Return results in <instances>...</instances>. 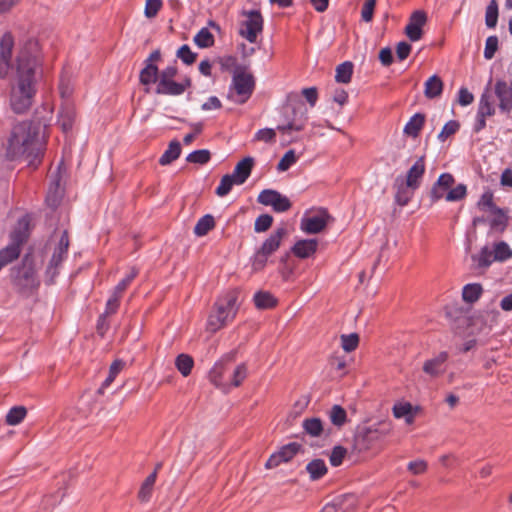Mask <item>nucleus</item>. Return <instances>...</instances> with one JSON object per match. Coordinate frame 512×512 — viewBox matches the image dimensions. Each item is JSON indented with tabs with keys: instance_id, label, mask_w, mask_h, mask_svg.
Wrapping results in <instances>:
<instances>
[{
	"instance_id": "obj_59",
	"label": "nucleus",
	"mask_w": 512,
	"mask_h": 512,
	"mask_svg": "<svg viewBox=\"0 0 512 512\" xmlns=\"http://www.w3.org/2000/svg\"><path fill=\"white\" fill-rule=\"evenodd\" d=\"M467 194V188L464 184H459L455 188H450L446 193L445 199L449 202L462 200Z\"/></svg>"
},
{
	"instance_id": "obj_31",
	"label": "nucleus",
	"mask_w": 512,
	"mask_h": 512,
	"mask_svg": "<svg viewBox=\"0 0 512 512\" xmlns=\"http://www.w3.org/2000/svg\"><path fill=\"white\" fill-rule=\"evenodd\" d=\"M181 154V144L177 140H173L169 143L167 150L163 153V155L159 159V163L162 166H166L176 159Z\"/></svg>"
},
{
	"instance_id": "obj_32",
	"label": "nucleus",
	"mask_w": 512,
	"mask_h": 512,
	"mask_svg": "<svg viewBox=\"0 0 512 512\" xmlns=\"http://www.w3.org/2000/svg\"><path fill=\"white\" fill-rule=\"evenodd\" d=\"M425 123V115L421 113H416L413 117L410 118L408 123L404 127V133L413 138L419 135L423 125Z\"/></svg>"
},
{
	"instance_id": "obj_2",
	"label": "nucleus",
	"mask_w": 512,
	"mask_h": 512,
	"mask_svg": "<svg viewBox=\"0 0 512 512\" xmlns=\"http://www.w3.org/2000/svg\"><path fill=\"white\" fill-rule=\"evenodd\" d=\"M37 131L31 122L23 121L13 126L4 144L6 159L13 161L21 157H38Z\"/></svg>"
},
{
	"instance_id": "obj_15",
	"label": "nucleus",
	"mask_w": 512,
	"mask_h": 512,
	"mask_svg": "<svg viewBox=\"0 0 512 512\" xmlns=\"http://www.w3.org/2000/svg\"><path fill=\"white\" fill-rule=\"evenodd\" d=\"M301 445L298 443H289L283 446L278 452L272 454L267 460L265 467L272 469L279 466L282 462H288L300 450Z\"/></svg>"
},
{
	"instance_id": "obj_30",
	"label": "nucleus",
	"mask_w": 512,
	"mask_h": 512,
	"mask_svg": "<svg viewBox=\"0 0 512 512\" xmlns=\"http://www.w3.org/2000/svg\"><path fill=\"white\" fill-rule=\"evenodd\" d=\"M155 482L156 472H152L150 475L146 477V479L140 486V489L137 494L138 500L140 502L147 503L151 499Z\"/></svg>"
},
{
	"instance_id": "obj_8",
	"label": "nucleus",
	"mask_w": 512,
	"mask_h": 512,
	"mask_svg": "<svg viewBox=\"0 0 512 512\" xmlns=\"http://www.w3.org/2000/svg\"><path fill=\"white\" fill-rule=\"evenodd\" d=\"M247 19L241 23L239 34L250 43H255L263 30V18L258 10L242 11Z\"/></svg>"
},
{
	"instance_id": "obj_47",
	"label": "nucleus",
	"mask_w": 512,
	"mask_h": 512,
	"mask_svg": "<svg viewBox=\"0 0 512 512\" xmlns=\"http://www.w3.org/2000/svg\"><path fill=\"white\" fill-rule=\"evenodd\" d=\"M27 414L24 406H15L9 410L6 415V423L11 426L18 425L23 421Z\"/></svg>"
},
{
	"instance_id": "obj_16",
	"label": "nucleus",
	"mask_w": 512,
	"mask_h": 512,
	"mask_svg": "<svg viewBox=\"0 0 512 512\" xmlns=\"http://www.w3.org/2000/svg\"><path fill=\"white\" fill-rule=\"evenodd\" d=\"M449 358V354L445 351L438 353L435 357L426 360L423 363V372L431 378H437L441 376L446 370V362Z\"/></svg>"
},
{
	"instance_id": "obj_33",
	"label": "nucleus",
	"mask_w": 512,
	"mask_h": 512,
	"mask_svg": "<svg viewBox=\"0 0 512 512\" xmlns=\"http://www.w3.org/2000/svg\"><path fill=\"white\" fill-rule=\"evenodd\" d=\"M254 304L258 309H271L277 305V299L268 291H258L254 295Z\"/></svg>"
},
{
	"instance_id": "obj_28",
	"label": "nucleus",
	"mask_w": 512,
	"mask_h": 512,
	"mask_svg": "<svg viewBox=\"0 0 512 512\" xmlns=\"http://www.w3.org/2000/svg\"><path fill=\"white\" fill-rule=\"evenodd\" d=\"M443 81L437 75L431 76L425 82L424 95L428 99H434L439 97L443 91Z\"/></svg>"
},
{
	"instance_id": "obj_64",
	"label": "nucleus",
	"mask_w": 512,
	"mask_h": 512,
	"mask_svg": "<svg viewBox=\"0 0 512 512\" xmlns=\"http://www.w3.org/2000/svg\"><path fill=\"white\" fill-rule=\"evenodd\" d=\"M233 185H235L230 178V175H224L221 180L219 186L216 188V194L219 197L226 196L232 189Z\"/></svg>"
},
{
	"instance_id": "obj_46",
	"label": "nucleus",
	"mask_w": 512,
	"mask_h": 512,
	"mask_svg": "<svg viewBox=\"0 0 512 512\" xmlns=\"http://www.w3.org/2000/svg\"><path fill=\"white\" fill-rule=\"evenodd\" d=\"M392 410L395 418L405 417L407 424H411L414 421V417L411 414L412 405L410 403H397L393 406Z\"/></svg>"
},
{
	"instance_id": "obj_55",
	"label": "nucleus",
	"mask_w": 512,
	"mask_h": 512,
	"mask_svg": "<svg viewBox=\"0 0 512 512\" xmlns=\"http://www.w3.org/2000/svg\"><path fill=\"white\" fill-rule=\"evenodd\" d=\"M297 157L294 150L287 151L277 164V170L280 172L287 171L295 162Z\"/></svg>"
},
{
	"instance_id": "obj_61",
	"label": "nucleus",
	"mask_w": 512,
	"mask_h": 512,
	"mask_svg": "<svg viewBox=\"0 0 512 512\" xmlns=\"http://www.w3.org/2000/svg\"><path fill=\"white\" fill-rule=\"evenodd\" d=\"M162 0H146L144 14L147 18H154L162 8Z\"/></svg>"
},
{
	"instance_id": "obj_21",
	"label": "nucleus",
	"mask_w": 512,
	"mask_h": 512,
	"mask_svg": "<svg viewBox=\"0 0 512 512\" xmlns=\"http://www.w3.org/2000/svg\"><path fill=\"white\" fill-rule=\"evenodd\" d=\"M287 230L285 227L277 228L261 245L259 248L262 253L272 255L280 247L283 238L286 236Z\"/></svg>"
},
{
	"instance_id": "obj_44",
	"label": "nucleus",
	"mask_w": 512,
	"mask_h": 512,
	"mask_svg": "<svg viewBox=\"0 0 512 512\" xmlns=\"http://www.w3.org/2000/svg\"><path fill=\"white\" fill-rule=\"evenodd\" d=\"M493 253V259L497 262H504L512 258V249L505 241L495 243Z\"/></svg>"
},
{
	"instance_id": "obj_34",
	"label": "nucleus",
	"mask_w": 512,
	"mask_h": 512,
	"mask_svg": "<svg viewBox=\"0 0 512 512\" xmlns=\"http://www.w3.org/2000/svg\"><path fill=\"white\" fill-rule=\"evenodd\" d=\"M253 166H254V158H252L250 156L243 158L241 161H239L236 164L233 171L236 172V174H238L240 176L239 177L240 183H245V181L249 178V176L252 172Z\"/></svg>"
},
{
	"instance_id": "obj_35",
	"label": "nucleus",
	"mask_w": 512,
	"mask_h": 512,
	"mask_svg": "<svg viewBox=\"0 0 512 512\" xmlns=\"http://www.w3.org/2000/svg\"><path fill=\"white\" fill-rule=\"evenodd\" d=\"M21 247L11 243L0 250V270L17 259L20 255Z\"/></svg>"
},
{
	"instance_id": "obj_51",
	"label": "nucleus",
	"mask_w": 512,
	"mask_h": 512,
	"mask_svg": "<svg viewBox=\"0 0 512 512\" xmlns=\"http://www.w3.org/2000/svg\"><path fill=\"white\" fill-rule=\"evenodd\" d=\"M340 340L342 349L348 353L356 350L359 345V335L357 333L342 334Z\"/></svg>"
},
{
	"instance_id": "obj_52",
	"label": "nucleus",
	"mask_w": 512,
	"mask_h": 512,
	"mask_svg": "<svg viewBox=\"0 0 512 512\" xmlns=\"http://www.w3.org/2000/svg\"><path fill=\"white\" fill-rule=\"evenodd\" d=\"M498 20V5L496 0H492L486 8L485 22L487 27L494 28Z\"/></svg>"
},
{
	"instance_id": "obj_38",
	"label": "nucleus",
	"mask_w": 512,
	"mask_h": 512,
	"mask_svg": "<svg viewBox=\"0 0 512 512\" xmlns=\"http://www.w3.org/2000/svg\"><path fill=\"white\" fill-rule=\"evenodd\" d=\"M311 480H318L327 473V466L322 459H314L306 466Z\"/></svg>"
},
{
	"instance_id": "obj_23",
	"label": "nucleus",
	"mask_w": 512,
	"mask_h": 512,
	"mask_svg": "<svg viewBox=\"0 0 512 512\" xmlns=\"http://www.w3.org/2000/svg\"><path fill=\"white\" fill-rule=\"evenodd\" d=\"M425 172V159L424 156H421L408 170L406 176V184L407 186L412 187V189H417L420 186L421 179Z\"/></svg>"
},
{
	"instance_id": "obj_3",
	"label": "nucleus",
	"mask_w": 512,
	"mask_h": 512,
	"mask_svg": "<svg viewBox=\"0 0 512 512\" xmlns=\"http://www.w3.org/2000/svg\"><path fill=\"white\" fill-rule=\"evenodd\" d=\"M238 297L237 290H230L216 300L207 320L209 331L215 333L235 318L239 309Z\"/></svg>"
},
{
	"instance_id": "obj_62",
	"label": "nucleus",
	"mask_w": 512,
	"mask_h": 512,
	"mask_svg": "<svg viewBox=\"0 0 512 512\" xmlns=\"http://www.w3.org/2000/svg\"><path fill=\"white\" fill-rule=\"evenodd\" d=\"M377 0H366L361 9V18L364 22H371Z\"/></svg>"
},
{
	"instance_id": "obj_12",
	"label": "nucleus",
	"mask_w": 512,
	"mask_h": 512,
	"mask_svg": "<svg viewBox=\"0 0 512 512\" xmlns=\"http://www.w3.org/2000/svg\"><path fill=\"white\" fill-rule=\"evenodd\" d=\"M331 219L327 210L321 209L316 215L302 218L300 228L306 234H318L326 228Z\"/></svg>"
},
{
	"instance_id": "obj_29",
	"label": "nucleus",
	"mask_w": 512,
	"mask_h": 512,
	"mask_svg": "<svg viewBox=\"0 0 512 512\" xmlns=\"http://www.w3.org/2000/svg\"><path fill=\"white\" fill-rule=\"evenodd\" d=\"M477 114L485 117L493 116L495 114V106L493 104V95L487 88L481 95Z\"/></svg>"
},
{
	"instance_id": "obj_50",
	"label": "nucleus",
	"mask_w": 512,
	"mask_h": 512,
	"mask_svg": "<svg viewBox=\"0 0 512 512\" xmlns=\"http://www.w3.org/2000/svg\"><path fill=\"white\" fill-rule=\"evenodd\" d=\"M329 418L332 424L341 427L347 421V413L340 405H333L329 412Z\"/></svg>"
},
{
	"instance_id": "obj_57",
	"label": "nucleus",
	"mask_w": 512,
	"mask_h": 512,
	"mask_svg": "<svg viewBox=\"0 0 512 512\" xmlns=\"http://www.w3.org/2000/svg\"><path fill=\"white\" fill-rule=\"evenodd\" d=\"M58 89L61 97L65 99V102L69 101V98L73 93V86L68 76H61Z\"/></svg>"
},
{
	"instance_id": "obj_43",
	"label": "nucleus",
	"mask_w": 512,
	"mask_h": 512,
	"mask_svg": "<svg viewBox=\"0 0 512 512\" xmlns=\"http://www.w3.org/2000/svg\"><path fill=\"white\" fill-rule=\"evenodd\" d=\"M352 74L353 64L352 62L346 61L337 66L335 80L338 83L347 84L351 81Z\"/></svg>"
},
{
	"instance_id": "obj_14",
	"label": "nucleus",
	"mask_w": 512,
	"mask_h": 512,
	"mask_svg": "<svg viewBox=\"0 0 512 512\" xmlns=\"http://www.w3.org/2000/svg\"><path fill=\"white\" fill-rule=\"evenodd\" d=\"M191 86V80L187 78L184 82L178 83L174 79L159 78L155 92L160 95L178 96Z\"/></svg>"
},
{
	"instance_id": "obj_56",
	"label": "nucleus",
	"mask_w": 512,
	"mask_h": 512,
	"mask_svg": "<svg viewBox=\"0 0 512 512\" xmlns=\"http://www.w3.org/2000/svg\"><path fill=\"white\" fill-rule=\"evenodd\" d=\"M273 223V217L269 214L258 216L254 223V230L257 233L265 232L270 229Z\"/></svg>"
},
{
	"instance_id": "obj_24",
	"label": "nucleus",
	"mask_w": 512,
	"mask_h": 512,
	"mask_svg": "<svg viewBox=\"0 0 512 512\" xmlns=\"http://www.w3.org/2000/svg\"><path fill=\"white\" fill-rule=\"evenodd\" d=\"M75 116L74 106L69 101L64 102L58 116V124L64 132H68L72 129Z\"/></svg>"
},
{
	"instance_id": "obj_17",
	"label": "nucleus",
	"mask_w": 512,
	"mask_h": 512,
	"mask_svg": "<svg viewBox=\"0 0 512 512\" xmlns=\"http://www.w3.org/2000/svg\"><path fill=\"white\" fill-rule=\"evenodd\" d=\"M494 93L499 100L500 110L510 112L512 110V79L509 84L503 80H498L495 83Z\"/></svg>"
},
{
	"instance_id": "obj_6",
	"label": "nucleus",
	"mask_w": 512,
	"mask_h": 512,
	"mask_svg": "<svg viewBox=\"0 0 512 512\" xmlns=\"http://www.w3.org/2000/svg\"><path fill=\"white\" fill-rule=\"evenodd\" d=\"M391 425L379 423L377 426L358 429L354 438V447L359 452L371 449L391 432Z\"/></svg>"
},
{
	"instance_id": "obj_37",
	"label": "nucleus",
	"mask_w": 512,
	"mask_h": 512,
	"mask_svg": "<svg viewBox=\"0 0 512 512\" xmlns=\"http://www.w3.org/2000/svg\"><path fill=\"white\" fill-rule=\"evenodd\" d=\"M140 82L143 85H149L157 83L159 81V71L156 65L147 63L146 66L140 72Z\"/></svg>"
},
{
	"instance_id": "obj_42",
	"label": "nucleus",
	"mask_w": 512,
	"mask_h": 512,
	"mask_svg": "<svg viewBox=\"0 0 512 512\" xmlns=\"http://www.w3.org/2000/svg\"><path fill=\"white\" fill-rule=\"evenodd\" d=\"M175 366L182 376L187 377L194 366L193 358L188 354H179L175 360Z\"/></svg>"
},
{
	"instance_id": "obj_4",
	"label": "nucleus",
	"mask_w": 512,
	"mask_h": 512,
	"mask_svg": "<svg viewBox=\"0 0 512 512\" xmlns=\"http://www.w3.org/2000/svg\"><path fill=\"white\" fill-rule=\"evenodd\" d=\"M283 115L286 123L277 127L281 133L302 131L308 120V109L301 99L290 100L283 109Z\"/></svg>"
},
{
	"instance_id": "obj_39",
	"label": "nucleus",
	"mask_w": 512,
	"mask_h": 512,
	"mask_svg": "<svg viewBox=\"0 0 512 512\" xmlns=\"http://www.w3.org/2000/svg\"><path fill=\"white\" fill-rule=\"evenodd\" d=\"M215 227V219L212 215L206 214L203 217H201L195 227H194V234L202 237L208 234L209 231L214 229Z\"/></svg>"
},
{
	"instance_id": "obj_48",
	"label": "nucleus",
	"mask_w": 512,
	"mask_h": 512,
	"mask_svg": "<svg viewBox=\"0 0 512 512\" xmlns=\"http://www.w3.org/2000/svg\"><path fill=\"white\" fill-rule=\"evenodd\" d=\"M214 36L208 28H202L194 37V43L199 48H209L214 45Z\"/></svg>"
},
{
	"instance_id": "obj_40",
	"label": "nucleus",
	"mask_w": 512,
	"mask_h": 512,
	"mask_svg": "<svg viewBox=\"0 0 512 512\" xmlns=\"http://www.w3.org/2000/svg\"><path fill=\"white\" fill-rule=\"evenodd\" d=\"M302 427L304 431L312 437H318L324 431L321 419L316 417L305 419L303 421Z\"/></svg>"
},
{
	"instance_id": "obj_13",
	"label": "nucleus",
	"mask_w": 512,
	"mask_h": 512,
	"mask_svg": "<svg viewBox=\"0 0 512 512\" xmlns=\"http://www.w3.org/2000/svg\"><path fill=\"white\" fill-rule=\"evenodd\" d=\"M427 22V14L423 10L414 11L405 27V34L409 40L416 42L423 36V26Z\"/></svg>"
},
{
	"instance_id": "obj_9",
	"label": "nucleus",
	"mask_w": 512,
	"mask_h": 512,
	"mask_svg": "<svg viewBox=\"0 0 512 512\" xmlns=\"http://www.w3.org/2000/svg\"><path fill=\"white\" fill-rule=\"evenodd\" d=\"M232 83L236 93L241 97L236 102L239 104L245 103L253 93L255 87L254 76L246 72L244 68L237 67L234 71Z\"/></svg>"
},
{
	"instance_id": "obj_26",
	"label": "nucleus",
	"mask_w": 512,
	"mask_h": 512,
	"mask_svg": "<svg viewBox=\"0 0 512 512\" xmlns=\"http://www.w3.org/2000/svg\"><path fill=\"white\" fill-rule=\"evenodd\" d=\"M30 219L23 216L18 220L17 226L11 233V243L21 247L28 237Z\"/></svg>"
},
{
	"instance_id": "obj_22",
	"label": "nucleus",
	"mask_w": 512,
	"mask_h": 512,
	"mask_svg": "<svg viewBox=\"0 0 512 512\" xmlns=\"http://www.w3.org/2000/svg\"><path fill=\"white\" fill-rule=\"evenodd\" d=\"M317 247L318 241L316 239H302L294 244L291 251L296 257L306 259L316 253Z\"/></svg>"
},
{
	"instance_id": "obj_25",
	"label": "nucleus",
	"mask_w": 512,
	"mask_h": 512,
	"mask_svg": "<svg viewBox=\"0 0 512 512\" xmlns=\"http://www.w3.org/2000/svg\"><path fill=\"white\" fill-rule=\"evenodd\" d=\"M494 253L489 246L485 245L481 248L478 254H473L471 260L473 262V268L477 270L487 269L494 261Z\"/></svg>"
},
{
	"instance_id": "obj_7",
	"label": "nucleus",
	"mask_w": 512,
	"mask_h": 512,
	"mask_svg": "<svg viewBox=\"0 0 512 512\" xmlns=\"http://www.w3.org/2000/svg\"><path fill=\"white\" fill-rule=\"evenodd\" d=\"M236 351H231L225 354L219 361H217L209 372V379L211 383L224 392L229 391L230 383L226 372L228 371L227 364L233 362L236 357Z\"/></svg>"
},
{
	"instance_id": "obj_18",
	"label": "nucleus",
	"mask_w": 512,
	"mask_h": 512,
	"mask_svg": "<svg viewBox=\"0 0 512 512\" xmlns=\"http://www.w3.org/2000/svg\"><path fill=\"white\" fill-rule=\"evenodd\" d=\"M69 247V237L67 231H63L58 246L54 250L52 258L50 260L47 272L52 273V276L56 274V269L62 263L64 256L66 255Z\"/></svg>"
},
{
	"instance_id": "obj_5",
	"label": "nucleus",
	"mask_w": 512,
	"mask_h": 512,
	"mask_svg": "<svg viewBox=\"0 0 512 512\" xmlns=\"http://www.w3.org/2000/svg\"><path fill=\"white\" fill-rule=\"evenodd\" d=\"M11 280L19 291H29L38 286L35 276L34 261L29 255L24 256L21 265L11 269Z\"/></svg>"
},
{
	"instance_id": "obj_27",
	"label": "nucleus",
	"mask_w": 512,
	"mask_h": 512,
	"mask_svg": "<svg viewBox=\"0 0 512 512\" xmlns=\"http://www.w3.org/2000/svg\"><path fill=\"white\" fill-rule=\"evenodd\" d=\"M492 217L489 219V225L491 230L503 233L508 226V214L507 210L502 208H497L491 212Z\"/></svg>"
},
{
	"instance_id": "obj_10",
	"label": "nucleus",
	"mask_w": 512,
	"mask_h": 512,
	"mask_svg": "<svg viewBox=\"0 0 512 512\" xmlns=\"http://www.w3.org/2000/svg\"><path fill=\"white\" fill-rule=\"evenodd\" d=\"M14 37L6 32L0 38V79H7L12 68Z\"/></svg>"
},
{
	"instance_id": "obj_45",
	"label": "nucleus",
	"mask_w": 512,
	"mask_h": 512,
	"mask_svg": "<svg viewBox=\"0 0 512 512\" xmlns=\"http://www.w3.org/2000/svg\"><path fill=\"white\" fill-rule=\"evenodd\" d=\"M126 363L121 360H115L109 368V375L106 380L103 382L102 386L99 389V393H103V389L108 387L116 378V376L124 369Z\"/></svg>"
},
{
	"instance_id": "obj_63",
	"label": "nucleus",
	"mask_w": 512,
	"mask_h": 512,
	"mask_svg": "<svg viewBox=\"0 0 512 512\" xmlns=\"http://www.w3.org/2000/svg\"><path fill=\"white\" fill-rule=\"evenodd\" d=\"M138 270L136 268H132L130 273L121 280L118 285L114 289V293H116L119 296H122V293L126 290V288L129 286V284L133 281V279L137 276Z\"/></svg>"
},
{
	"instance_id": "obj_53",
	"label": "nucleus",
	"mask_w": 512,
	"mask_h": 512,
	"mask_svg": "<svg viewBox=\"0 0 512 512\" xmlns=\"http://www.w3.org/2000/svg\"><path fill=\"white\" fill-rule=\"evenodd\" d=\"M211 158V154L209 152V150L207 149H201V150H196V151H193L192 153H190L186 160L189 162V163H195V164H206L209 162Z\"/></svg>"
},
{
	"instance_id": "obj_58",
	"label": "nucleus",
	"mask_w": 512,
	"mask_h": 512,
	"mask_svg": "<svg viewBox=\"0 0 512 512\" xmlns=\"http://www.w3.org/2000/svg\"><path fill=\"white\" fill-rule=\"evenodd\" d=\"M460 128V124L456 120H450L447 122L442 128L441 132L438 134V139L444 142L448 137L454 135Z\"/></svg>"
},
{
	"instance_id": "obj_54",
	"label": "nucleus",
	"mask_w": 512,
	"mask_h": 512,
	"mask_svg": "<svg viewBox=\"0 0 512 512\" xmlns=\"http://www.w3.org/2000/svg\"><path fill=\"white\" fill-rule=\"evenodd\" d=\"M477 206L480 210L489 211L490 213L498 208L494 204L493 193L491 191H486L482 194L480 200L477 203Z\"/></svg>"
},
{
	"instance_id": "obj_41",
	"label": "nucleus",
	"mask_w": 512,
	"mask_h": 512,
	"mask_svg": "<svg viewBox=\"0 0 512 512\" xmlns=\"http://www.w3.org/2000/svg\"><path fill=\"white\" fill-rule=\"evenodd\" d=\"M483 292V288L478 283L467 284L462 291V298L467 303L476 302Z\"/></svg>"
},
{
	"instance_id": "obj_49",
	"label": "nucleus",
	"mask_w": 512,
	"mask_h": 512,
	"mask_svg": "<svg viewBox=\"0 0 512 512\" xmlns=\"http://www.w3.org/2000/svg\"><path fill=\"white\" fill-rule=\"evenodd\" d=\"M247 377V366L245 363H241L234 369L233 373L228 376L230 388L239 387Z\"/></svg>"
},
{
	"instance_id": "obj_1",
	"label": "nucleus",
	"mask_w": 512,
	"mask_h": 512,
	"mask_svg": "<svg viewBox=\"0 0 512 512\" xmlns=\"http://www.w3.org/2000/svg\"><path fill=\"white\" fill-rule=\"evenodd\" d=\"M40 65L38 44L29 40L17 53L15 77L10 88V107L17 114L27 112L33 104Z\"/></svg>"
},
{
	"instance_id": "obj_36",
	"label": "nucleus",
	"mask_w": 512,
	"mask_h": 512,
	"mask_svg": "<svg viewBox=\"0 0 512 512\" xmlns=\"http://www.w3.org/2000/svg\"><path fill=\"white\" fill-rule=\"evenodd\" d=\"M395 185L397 187L395 201L400 206L407 205L410 199L412 198L415 189H412V187L407 186L406 183H399V179H396Z\"/></svg>"
},
{
	"instance_id": "obj_60",
	"label": "nucleus",
	"mask_w": 512,
	"mask_h": 512,
	"mask_svg": "<svg viewBox=\"0 0 512 512\" xmlns=\"http://www.w3.org/2000/svg\"><path fill=\"white\" fill-rule=\"evenodd\" d=\"M177 57L185 64L191 65L195 62L197 54L192 52L188 45H182L177 51Z\"/></svg>"
},
{
	"instance_id": "obj_11",
	"label": "nucleus",
	"mask_w": 512,
	"mask_h": 512,
	"mask_svg": "<svg viewBox=\"0 0 512 512\" xmlns=\"http://www.w3.org/2000/svg\"><path fill=\"white\" fill-rule=\"evenodd\" d=\"M257 201L262 205L271 206L275 212H286L292 206L288 197L272 189L261 191L257 197Z\"/></svg>"
},
{
	"instance_id": "obj_20",
	"label": "nucleus",
	"mask_w": 512,
	"mask_h": 512,
	"mask_svg": "<svg viewBox=\"0 0 512 512\" xmlns=\"http://www.w3.org/2000/svg\"><path fill=\"white\" fill-rule=\"evenodd\" d=\"M63 163L61 162L58 166V170L54 176V178L51 180L47 196H46V202L50 207H57V205L60 202V199L62 197V190H61V168Z\"/></svg>"
},
{
	"instance_id": "obj_19",
	"label": "nucleus",
	"mask_w": 512,
	"mask_h": 512,
	"mask_svg": "<svg viewBox=\"0 0 512 512\" xmlns=\"http://www.w3.org/2000/svg\"><path fill=\"white\" fill-rule=\"evenodd\" d=\"M454 182L455 179L450 173L441 174L430 191V198L432 202H437L443 198L445 193L450 190Z\"/></svg>"
}]
</instances>
